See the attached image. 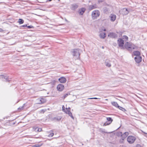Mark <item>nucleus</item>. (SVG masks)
Here are the masks:
<instances>
[{
  "mask_svg": "<svg viewBox=\"0 0 147 147\" xmlns=\"http://www.w3.org/2000/svg\"><path fill=\"white\" fill-rule=\"evenodd\" d=\"M85 8H82L79 10V12L80 15H82L85 12Z\"/></svg>",
  "mask_w": 147,
  "mask_h": 147,
  "instance_id": "20",
  "label": "nucleus"
},
{
  "mask_svg": "<svg viewBox=\"0 0 147 147\" xmlns=\"http://www.w3.org/2000/svg\"><path fill=\"white\" fill-rule=\"evenodd\" d=\"M57 89L59 91H61L64 89V86L62 84H59L57 85Z\"/></svg>",
  "mask_w": 147,
  "mask_h": 147,
  "instance_id": "7",
  "label": "nucleus"
},
{
  "mask_svg": "<svg viewBox=\"0 0 147 147\" xmlns=\"http://www.w3.org/2000/svg\"><path fill=\"white\" fill-rule=\"evenodd\" d=\"M119 12L123 15H126L128 13L129 11L127 8H124L121 9Z\"/></svg>",
  "mask_w": 147,
  "mask_h": 147,
  "instance_id": "5",
  "label": "nucleus"
},
{
  "mask_svg": "<svg viewBox=\"0 0 147 147\" xmlns=\"http://www.w3.org/2000/svg\"><path fill=\"white\" fill-rule=\"evenodd\" d=\"M102 48L103 49V48H104V47H102Z\"/></svg>",
  "mask_w": 147,
  "mask_h": 147,
  "instance_id": "50",
  "label": "nucleus"
},
{
  "mask_svg": "<svg viewBox=\"0 0 147 147\" xmlns=\"http://www.w3.org/2000/svg\"><path fill=\"white\" fill-rule=\"evenodd\" d=\"M137 47L136 46L132 45V48H131V49H137Z\"/></svg>",
  "mask_w": 147,
  "mask_h": 147,
  "instance_id": "32",
  "label": "nucleus"
},
{
  "mask_svg": "<svg viewBox=\"0 0 147 147\" xmlns=\"http://www.w3.org/2000/svg\"><path fill=\"white\" fill-rule=\"evenodd\" d=\"M40 146L38 144H36L33 146L34 147H39Z\"/></svg>",
  "mask_w": 147,
  "mask_h": 147,
  "instance_id": "35",
  "label": "nucleus"
},
{
  "mask_svg": "<svg viewBox=\"0 0 147 147\" xmlns=\"http://www.w3.org/2000/svg\"><path fill=\"white\" fill-rule=\"evenodd\" d=\"M52 0H48V1H52Z\"/></svg>",
  "mask_w": 147,
  "mask_h": 147,
  "instance_id": "45",
  "label": "nucleus"
},
{
  "mask_svg": "<svg viewBox=\"0 0 147 147\" xmlns=\"http://www.w3.org/2000/svg\"><path fill=\"white\" fill-rule=\"evenodd\" d=\"M129 135V133L128 132H125L121 136V138L122 139V141H123L124 139Z\"/></svg>",
  "mask_w": 147,
  "mask_h": 147,
  "instance_id": "12",
  "label": "nucleus"
},
{
  "mask_svg": "<svg viewBox=\"0 0 147 147\" xmlns=\"http://www.w3.org/2000/svg\"><path fill=\"white\" fill-rule=\"evenodd\" d=\"M2 30L0 28V32H1Z\"/></svg>",
  "mask_w": 147,
  "mask_h": 147,
  "instance_id": "42",
  "label": "nucleus"
},
{
  "mask_svg": "<svg viewBox=\"0 0 147 147\" xmlns=\"http://www.w3.org/2000/svg\"><path fill=\"white\" fill-rule=\"evenodd\" d=\"M97 8V6L96 5H90L89 7V9L92 10L93 9Z\"/></svg>",
  "mask_w": 147,
  "mask_h": 147,
  "instance_id": "17",
  "label": "nucleus"
},
{
  "mask_svg": "<svg viewBox=\"0 0 147 147\" xmlns=\"http://www.w3.org/2000/svg\"><path fill=\"white\" fill-rule=\"evenodd\" d=\"M62 110H63V111H65V107H64V106L63 105L62 107Z\"/></svg>",
  "mask_w": 147,
  "mask_h": 147,
  "instance_id": "37",
  "label": "nucleus"
},
{
  "mask_svg": "<svg viewBox=\"0 0 147 147\" xmlns=\"http://www.w3.org/2000/svg\"><path fill=\"white\" fill-rule=\"evenodd\" d=\"M70 94L69 93H67L65 94L63 96V98L64 99L65 98H66Z\"/></svg>",
  "mask_w": 147,
  "mask_h": 147,
  "instance_id": "30",
  "label": "nucleus"
},
{
  "mask_svg": "<svg viewBox=\"0 0 147 147\" xmlns=\"http://www.w3.org/2000/svg\"><path fill=\"white\" fill-rule=\"evenodd\" d=\"M59 81L61 83H64L66 82V79L65 78L62 77L59 79Z\"/></svg>",
  "mask_w": 147,
  "mask_h": 147,
  "instance_id": "11",
  "label": "nucleus"
},
{
  "mask_svg": "<svg viewBox=\"0 0 147 147\" xmlns=\"http://www.w3.org/2000/svg\"><path fill=\"white\" fill-rule=\"evenodd\" d=\"M70 111V108L69 107L68 108H66V109L64 111L66 114H67Z\"/></svg>",
  "mask_w": 147,
  "mask_h": 147,
  "instance_id": "24",
  "label": "nucleus"
},
{
  "mask_svg": "<svg viewBox=\"0 0 147 147\" xmlns=\"http://www.w3.org/2000/svg\"><path fill=\"white\" fill-rule=\"evenodd\" d=\"M88 99H100V98H97L96 97H94V98H88Z\"/></svg>",
  "mask_w": 147,
  "mask_h": 147,
  "instance_id": "33",
  "label": "nucleus"
},
{
  "mask_svg": "<svg viewBox=\"0 0 147 147\" xmlns=\"http://www.w3.org/2000/svg\"><path fill=\"white\" fill-rule=\"evenodd\" d=\"M24 106L23 105L22 107H19V108H18V111H20L21 110H23L24 109Z\"/></svg>",
  "mask_w": 147,
  "mask_h": 147,
  "instance_id": "29",
  "label": "nucleus"
},
{
  "mask_svg": "<svg viewBox=\"0 0 147 147\" xmlns=\"http://www.w3.org/2000/svg\"><path fill=\"white\" fill-rule=\"evenodd\" d=\"M107 120L109 122V124H110L113 121V119L111 117H107ZM108 125V124L106 123H105L104 124L105 125Z\"/></svg>",
  "mask_w": 147,
  "mask_h": 147,
  "instance_id": "16",
  "label": "nucleus"
},
{
  "mask_svg": "<svg viewBox=\"0 0 147 147\" xmlns=\"http://www.w3.org/2000/svg\"><path fill=\"white\" fill-rule=\"evenodd\" d=\"M110 17L111 18V21L113 22L115 21L116 18V16L115 15L111 14Z\"/></svg>",
  "mask_w": 147,
  "mask_h": 147,
  "instance_id": "15",
  "label": "nucleus"
},
{
  "mask_svg": "<svg viewBox=\"0 0 147 147\" xmlns=\"http://www.w3.org/2000/svg\"><path fill=\"white\" fill-rule=\"evenodd\" d=\"M98 1L99 3L102 2L103 1V0H99Z\"/></svg>",
  "mask_w": 147,
  "mask_h": 147,
  "instance_id": "36",
  "label": "nucleus"
},
{
  "mask_svg": "<svg viewBox=\"0 0 147 147\" xmlns=\"http://www.w3.org/2000/svg\"><path fill=\"white\" fill-rule=\"evenodd\" d=\"M119 109H121V110H122V111H124V109H120V108H119Z\"/></svg>",
  "mask_w": 147,
  "mask_h": 147,
  "instance_id": "43",
  "label": "nucleus"
},
{
  "mask_svg": "<svg viewBox=\"0 0 147 147\" xmlns=\"http://www.w3.org/2000/svg\"><path fill=\"white\" fill-rule=\"evenodd\" d=\"M116 45V43H115V45Z\"/></svg>",
  "mask_w": 147,
  "mask_h": 147,
  "instance_id": "49",
  "label": "nucleus"
},
{
  "mask_svg": "<svg viewBox=\"0 0 147 147\" xmlns=\"http://www.w3.org/2000/svg\"><path fill=\"white\" fill-rule=\"evenodd\" d=\"M27 27L28 28H33V27L32 26H27Z\"/></svg>",
  "mask_w": 147,
  "mask_h": 147,
  "instance_id": "34",
  "label": "nucleus"
},
{
  "mask_svg": "<svg viewBox=\"0 0 147 147\" xmlns=\"http://www.w3.org/2000/svg\"><path fill=\"white\" fill-rule=\"evenodd\" d=\"M42 130L41 128H39L38 127H36L35 129V131L37 132H40Z\"/></svg>",
  "mask_w": 147,
  "mask_h": 147,
  "instance_id": "26",
  "label": "nucleus"
},
{
  "mask_svg": "<svg viewBox=\"0 0 147 147\" xmlns=\"http://www.w3.org/2000/svg\"><path fill=\"white\" fill-rule=\"evenodd\" d=\"M136 139V138L133 136H129L127 138V140L130 144L133 143Z\"/></svg>",
  "mask_w": 147,
  "mask_h": 147,
  "instance_id": "3",
  "label": "nucleus"
},
{
  "mask_svg": "<svg viewBox=\"0 0 147 147\" xmlns=\"http://www.w3.org/2000/svg\"><path fill=\"white\" fill-rule=\"evenodd\" d=\"M100 15V12L99 11L96 10L92 11V16L94 20L96 19Z\"/></svg>",
  "mask_w": 147,
  "mask_h": 147,
  "instance_id": "2",
  "label": "nucleus"
},
{
  "mask_svg": "<svg viewBox=\"0 0 147 147\" xmlns=\"http://www.w3.org/2000/svg\"><path fill=\"white\" fill-rule=\"evenodd\" d=\"M22 26L23 27H26L27 26V25L26 24V25H23Z\"/></svg>",
  "mask_w": 147,
  "mask_h": 147,
  "instance_id": "39",
  "label": "nucleus"
},
{
  "mask_svg": "<svg viewBox=\"0 0 147 147\" xmlns=\"http://www.w3.org/2000/svg\"><path fill=\"white\" fill-rule=\"evenodd\" d=\"M117 43L119 46L122 48L124 44V40L122 39L119 38L117 40Z\"/></svg>",
  "mask_w": 147,
  "mask_h": 147,
  "instance_id": "6",
  "label": "nucleus"
},
{
  "mask_svg": "<svg viewBox=\"0 0 147 147\" xmlns=\"http://www.w3.org/2000/svg\"><path fill=\"white\" fill-rule=\"evenodd\" d=\"M123 39H125L126 40H128V37L126 35L123 36Z\"/></svg>",
  "mask_w": 147,
  "mask_h": 147,
  "instance_id": "28",
  "label": "nucleus"
},
{
  "mask_svg": "<svg viewBox=\"0 0 147 147\" xmlns=\"http://www.w3.org/2000/svg\"><path fill=\"white\" fill-rule=\"evenodd\" d=\"M72 9L73 10H74L77 8L78 7V5L76 4H74L72 5Z\"/></svg>",
  "mask_w": 147,
  "mask_h": 147,
  "instance_id": "23",
  "label": "nucleus"
},
{
  "mask_svg": "<svg viewBox=\"0 0 147 147\" xmlns=\"http://www.w3.org/2000/svg\"><path fill=\"white\" fill-rule=\"evenodd\" d=\"M146 134V136L147 137V133H145Z\"/></svg>",
  "mask_w": 147,
  "mask_h": 147,
  "instance_id": "46",
  "label": "nucleus"
},
{
  "mask_svg": "<svg viewBox=\"0 0 147 147\" xmlns=\"http://www.w3.org/2000/svg\"><path fill=\"white\" fill-rule=\"evenodd\" d=\"M0 78H4L6 81L9 82V80L8 77L6 75H0Z\"/></svg>",
  "mask_w": 147,
  "mask_h": 147,
  "instance_id": "13",
  "label": "nucleus"
},
{
  "mask_svg": "<svg viewBox=\"0 0 147 147\" xmlns=\"http://www.w3.org/2000/svg\"><path fill=\"white\" fill-rule=\"evenodd\" d=\"M116 45V43H115V45Z\"/></svg>",
  "mask_w": 147,
  "mask_h": 147,
  "instance_id": "48",
  "label": "nucleus"
},
{
  "mask_svg": "<svg viewBox=\"0 0 147 147\" xmlns=\"http://www.w3.org/2000/svg\"><path fill=\"white\" fill-rule=\"evenodd\" d=\"M46 102V100L45 98H38L36 100V103L37 104H43Z\"/></svg>",
  "mask_w": 147,
  "mask_h": 147,
  "instance_id": "4",
  "label": "nucleus"
},
{
  "mask_svg": "<svg viewBox=\"0 0 147 147\" xmlns=\"http://www.w3.org/2000/svg\"><path fill=\"white\" fill-rule=\"evenodd\" d=\"M108 36L110 38H115L117 37V35L115 33L113 32H110V33L108 35Z\"/></svg>",
  "mask_w": 147,
  "mask_h": 147,
  "instance_id": "9",
  "label": "nucleus"
},
{
  "mask_svg": "<svg viewBox=\"0 0 147 147\" xmlns=\"http://www.w3.org/2000/svg\"><path fill=\"white\" fill-rule=\"evenodd\" d=\"M140 146V145H137V147H139V146Z\"/></svg>",
  "mask_w": 147,
  "mask_h": 147,
  "instance_id": "41",
  "label": "nucleus"
},
{
  "mask_svg": "<svg viewBox=\"0 0 147 147\" xmlns=\"http://www.w3.org/2000/svg\"><path fill=\"white\" fill-rule=\"evenodd\" d=\"M61 118L62 117L61 116H58L53 118L52 119L55 121H60L61 119Z\"/></svg>",
  "mask_w": 147,
  "mask_h": 147,
  "instance_id": "14",
  "label": "nucleus"
},
{
  "mask_svg": "<svg viewBox=\"0 0 147 147\" xmlns=\"http://www.w3.org/2000/svg\"><path fill=\"white\" fill-rule=\"evenodd\" d=\"M80 50L79 49H73L71 51L72 54L73 56L76 57L77 59H79L80 58Z\"/></svg>",
  "mask_w": 147,
  "mask_h": 147,
  "instance_id": "1",
  "label": "nucleus"
},
{
  "mask_svg": "<svg viewBox=\"0 0 147 147\" xmlns=\"http://www.w3.org/2000/svg\"><path fill=\"white\" fill-rule=\"evenodd\" d=\"M118 108L119 109V108H120V109H123L124 110H125V109L124 108H122V107H121L120 106H119V107H118Z\"/></svg>",
  "mask_w": 147,
  "mask_h": 147,
  "instance_id": "38",
  "label": "nucleus"
},
{
  "mask_svg": "<svg viewBox=\"0 0 147 147\" xmlns=\"http://www.w3.org/2000/svg\"><path fill=\"white\" fill-rule=\"evenodd\" d=\"M133 53L134 55L136 56H140V53L138 51H134V52Z\"/></svg>",
  "mask_w": 147,
  "mask_h": 147,
  "instance_id": "21",
  "label": "nucleus"
},
{
  "mask_svg": "<svg viewBox=\"0 0 147 147\" xmlns=\"http://www.w3.org/2000/svg\"><path fill=\"white\" fill-rule=\"evenodd\" d=\"M18 22L20 24H21L24 23V20L22 19H19L18 20Z\"/></svg>",
  "mask_w": 147,
  "mask_h": 147,
  "instance_id": "27",
  "label": "nucleus"
},
{
  "mask_svg": "<svg viewBox=\"0 0 147 147\" xmlns=\"http://www.w3.org/2000/svg\"><path fill=\"white\" fill-rule=\"evenodd\" d=\"M67 114H68L72 119H74V117L73 116L72 113L70 111Z\"/></svg>",
  "mask_w": 147,
  "mask_h": 147,
  "instance_id": "25",
  "label": "nucleus"
},
{
  "mask_svg": "<svg viewBox=\"0 0 147 147\" xmlns=\"http://www.w3.org/2000/svg\"><path fill=\"white\" fill-rule=\"evenodd\" d=\"M106 29H104V30H104V31H106Z\"/></svg>",
  "mask_w": 147,
  "mask_h": 147,
  "instance_id": "47",
  "label": "nucleus"
},
{
  "mask_svg": "<svg viewBox=\"0 0 147 147\" xmlns=\"http://www.w3.org/2000/svg\"><path fill=\"white\" fill-rule=\"evenodd\" d=\"M105 64L107 66L109 67H110L111 66V65L110 63V61L108 60H105Z\"/></svg>",
  "mask_w": 147,
  "mask_h": 147,
  "instance_id": "19",
  "label": "nucleus"
},
{
  "mask_svg": "<svg viewBox=\"0 0 147 147\" xmlns=\"http://www.w3.org/2000/svg\"><path fill=\"white\" fill-rule=\"evenodd\" d=\"M51 131L52 132L50 133L49 134V135L48 136L50 137H52L53 136L54 134H53V133L52 131Z\"/></svg>",
  "mask_w": 147,
  "mask_h": 147,
  "instance_id": "31",
  "label": "nucleus"
},
{
  "mask_svg": "<svg viewBox=\"0 0 147 147\" xmlns=\"http://www.w3.org/2000/svg\"><path fill=\"white\" fill-rule=\"evenodd\" d=\"M134 59L136 62L138 63H140L142 60V58L140 56H136Z\"/></svg>",
  "mask_w": 147,
  "mask_h": 147,
  "instance_id": "10",
  "label": "nucleus"
},
{
  "mask_svg": "<svg viewBox=\"0 0 147 147\" xmlns=\"http://www.w3.org/2000/svg\"><path fill=\"white\" fill-rule=\"evenodd\" d=\"M123 142V141H122V140H120V142Z\"/></svg>",
  "mask_w": 147,
  "mask_h": 147,
  "instance_id": "40",
  "label": "nucleus"
},
{
  "mask_svg": "<svg viewBox=\"0 0 147 147\" xmlns=\"http://www.w3.org/2000/svg\"><path fill=\"white\" fill-rule=\"evenodd\" d=\"M119 109H121V110H122V111H124V109H120V108H119Z\"/></svg>",
  "mask_w": 147,
  "mask_h": 147,
  "instance_id": "44",
  "label": "nucleus"
},
{
  "mask_svg": "<svg viewBox=\"0 0 147 147\" xmlns=\"http://www.w3.org/2000/svg\"><path fill=\"white\" fill-rule=\"evenodd\" d=\"M99 36L101 38L104 39L106 37V34L105 32H101L99 34Z\"/></svg>",
  "mask_w": 147,
  "mask_h": 147,
  "instance_id": "18",
  "label": "nucleus"
},
{
  "mask_svg": "<svg viewBox=\"0 0 147 147\" xmlns=\"http://www.w3.org/2000/svg\"><path fill=\"white\" fill-rule=\"evenodd\" d=\"M111 104L113 106H115L116 107H119V106L118 105L117 103L115 102H112Z\"/></svg>",
  "mask_w": 147,
  "mask_h": 147,
  "instance_id": "22",
  "label": "nucleus"
},
{
  "mask_svg": "<svg viewBox=\"0 0 147 147\" xmlns=\"http://www.w3.org/2000/svg\"><path fill=\"white\" fill-rule=\"evenodd\" d=\"M125 47L126 49L130 50L131 48H132V45L130 43L127 42L125 44Z\"/></svg>",
  "mask_w": 147,
  "mask_h": 147,
  "instance_id": "8",
  "label": "nucleus"
}]
</instances>
